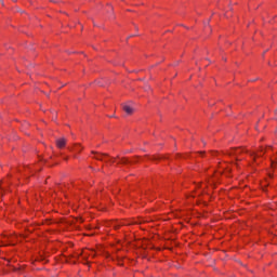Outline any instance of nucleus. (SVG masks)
<instances>
[{
	"label": "nucleus",
	"mask_w": 277,
	"mask_h": 277,
	"mask_svg": "<svg viewBox=\"0 0 277 277\" xmlns=\"http://www.w3.org/2000/svg\"><path fill=\"white\" fill-rule=\"evenodd\" d=\"M94 156V159H97V161H105V157H107V154H98L96 151H92Z\"/></svg>",
	"instance_id": "f257e3e1"
},
{
	"label": "nucleus",
	"mask_w": 277,
	"mask_h": 277,
	"mask_svg": "<svg viewBox=\"0 0 277 277\" xmlns=\"http://www.w3.org/2000/svg\"><path fill=\"white\" fill-rule=\"evenodd\" d=\"M241 153H248V150H243L241 148H235V149H232L229 155H234L235 157H239V155H241Z\"/></svg>",
	"instance_id": "f03ea898"
},
{
	"label": "nucleus",
	"mask_w": 277,
	"mask_h": 277,
	"mask_svg": "<svg viewBox=\"0 0 277 277\" xmlns=\"http://www.w3.org/2000/svg\"><path fill=\"white\" fill-rule=\"evenodd\" d=\"M122 109L126 111V114H128V116H131V114L134 111L133 107L129 106L128 104H123Z\"/></svg>",
	"instance_id": "7ed1b4c3"
},
{
	"label": "nucleus",
	"mask_w": 277,
	"mask_h": 277,
	"mask_svg": "<svg viewBox=\"0 0 277 277\" xmlns=\"http://www.w3.org/2000/svg\"><path fill=\"white\" fill-rule=\"evenodd\" d=\"M56 146L57 148H64L66 146V138L65 137L57 138Z\"/></svg>",
	"instance_id": "20e7f679"
},
{
	"label": "nucleus",
	"mask_w": 277,
	"mask_h": 277,
	"mask_svg": "<svg viewBox=\"0 0 277 277\" xmlns=\"http://www.w3.org/2000/svg\"><path fill=\"white\" fill-rule=\"evenodd\" d=\"M249 155H250L251 157H253V159H256V157H258L256 154H254V153H250Z\"/></svg>",
	"instance_id": "39448f33"
},
{
	"label": "nucleus",
	"mask_w": 277,
	"mask_h": 277,
	"mask_svg": "<svg viewBox=\"0 0 277 277\" xmlns=\"http://www.w3.org/2000/svg\"><path fill=\"white\" fill-rule=\"evenodd\" d=\"M129 161L127 159H121L119 163H128Z\"/></svg>",
	"instance_id": "423d86ee"
},
{
	"label": "nucleus",
	"mask_w": 277,
	"mask_h": 277,
	"mask_svg": "<svg viewBox=\"0 0 277 277\" xmlns=\"http://www.w3.org/2000/svg\"><path fill=\"white\" fill-rule=\"evenodd\" d=\"M116 116H114V115H110V118H115Z\"/></svg>",
	"instance_id": "0eeeda50"
},
{
	"label": "nucleus",
	"mask_w": 277,
	"mask_h": 277,
	"mask_svg": "<svg viewBox=\"0 0 277 277\" xmlns=\"http://www.w3.org/2000/svg\"><path fill=\"white\" fill-rule=\"evenodd\" d=\"M116 116H114V115H110V118H115Z\"/></svg>",
	"instance_id": "6e6552de"
},
{
	"label": "nucleus",
	"mask_w": 277,
	"mask_h": 277,
	"mask_svg": "<svg viewBox=\"0 0 277 277\" xmlns=\"http://www.w3.org/2000/svg\"><path fill=\"white\" fill-rule=\"evenodd\" d=\"M260 150H261V153H264L263 147Z\"/></svg>",
	"instance_id": "1a4fd4ad"
},
{
	"label": "nucleus",
	"mask_w": 277,
	"mask_h": 277,
	"mask_svg": "<svg viewBox=\"0 0 277 277\" xmlns=\"http://www.w3.org/2000/svg\"><path fill=\"white\" fill-rule=\"evenodd\" d=\"M275 114H277V108L275 109Z\"/></svg>",
	"instance_id": "9d476101"
}]
</instances>
